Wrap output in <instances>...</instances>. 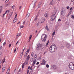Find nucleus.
<instances>
[{
	"label": "nucleus",
	"instance_id": "nucleus-1",
	"mask_svg": "<svg viewBox=\"0 0 74 74\" xmlns=\"http://www.w3.org/2000/svg\"><path fill=\"white\" fill-rule=\"evenodd\" d=\"M47 38V35L43 34L42 35L41 37V39L42 41L45 42V41H46Z\"/></svg>",
	"mask_w": 74,
	"mask_h": 74
},
{
	"label": "nucleus",
	"instance_id": "nucleus-2",
	"mask_svg": "<svg viewBox=\"0 0 74 74\" xmlns=\"http://www.w3.org/2000/svg\"><path fill=\"white\" fill-rule=\"evenodd\" d=\"M50 51L51 52H54L57 50V48L56 47H52L50 46L49 48Z\"/></svg>",
	"mask_w": 74,
	"mask_h": 74
},
{
	"label": "nucleus",
	"instance_id": "nucleus-3",
	"mask_svg": "<svg viewBox=\"0 0 74 74\" xmlns=\"http://www.w3.org/2000/svg\"><path fill=\"white\" fill-rule=\"evenodd\" d=\"M44 48V47H42V45L41 44L38 43L37 45V46L36 47L37 50H41L42 49Z\"/></svg>",
	"mask_w": 74,
	"mask_h": 74
},
{
	"label": "nucleus",
	"instance_id": "nucleus-4",
	"mask_svg": "<svg viewBox=\"0 0 74 74\" xmlns=\"http://www.w3.org/2000/svg\"><path fill=\"white\" fill-rule=\"evenodd\" d=\"M56 16V12L54 13V14L51 15V21H54L55 19Z\"/></svg>",
	"mask_w": 74,
	"mask_h": 74
},
{
	"label": "nucleus",
	"instance_id": "nucleus-5",
	"mask_svg": "<svg viewBox=\"0 0 74 74\" xmlns=\"http://www.w3.org/2000/svg\"><path fill=\"white\" fill-rule=\"evenodd\" d=\"M61 14L62 16H64L66 14V10L64 9L63 8H62V11L61 12Z\"/></svg>",
	"mask_w": 74,
	"mask_h": 74
},
{
	"label": "nucleus",
	"instance_id": "nucleus-6",
	"mask_svg": "<svg viewBox=\"0 0 74 74\" xmlns=\"http://www.w3.org/2000/svg\"><path fill=\"white\" fill-rule=\"evenodd\" d=\"M29 52H30V48H29L27 49V50L25 53L24 55V56L25 57H27V55H28V53H29Z\"/></svg>",
	"mask_w": 74,
	"mask_h": 74
},
{
	"label": "nucleus",
	"instance_id": "nucleus-7",
	"mask_svg": "<svg viewBox=\"0 0 74 74\" xmlns=\"http://www.w3.org/2000/svg\"><path fill=\"white\" fill-rule=\"evenodd\" d=\"M37 0H33V2H32V4H34V7L35 5L36 4V2H37Z\"/></svg>",
	"mask_w": 74,
	"mask_h": 74
},
{
	"label": "nucleus",
	"instance_id": "nucleus-8",
	"mask_svg": "<svg viewBox=\"0 0 74 74\" xmlns=\"http://www.w3.org/2000/svg\"><path fill=\"white\" fill-rule=\"evenodd\" d=\"M70 45L69 44L67 43L66 44V47L67 48L69 49L70 48Z\"/></svg>",
	"mask_w": 74,
	"mask_h": 74
},
{
	"label": "nucleus",
	"instance_id": "nucleus-9",
	"mask_svg": "<svg viewBox=\"0 0 74 74\" xmlns=\"http://www.w3.org/2000/svg\"><path fill=\"white\" fill-rule=\"evenodd\" d=\"M44 15L45 17H46V18H47V17H48V16H49V14H48L45 13L44 14Z\"/></svg>",
	"mask_w": 74,
	"mask_h": 74
},
{
	"label": "nucleus",
	"instance_id": "nucleus-10",
	"mask_svg": "<svg viewBox=\"0 0 74 74\" xmlns=\"http://www.w3.org/2000/svg\"><path fill=\"white\" fill-rule=\"evenodd\" d=\"M44 21H45V18H43L41 19L40 22L41 23H43L44 22Z\"/></svg>",
	"mask_w": 74,
	"mask_h": 74
},
{
	"label": "nucleus",
	"instance_id": "nucleus-11",
	"mask_svg": "<svg viewBox=\"0 0 74 74\" xmlns=\"http://www.w3.org/2000/svg\"><path fill=\"white\" fill-rule=\"evenodd\" d=\"M36 60H34L33 62L32 65L33 66H34V64H35V63H36Z\"/></svg>",
	"mask_w": 74,
	"mask_h": 74
},
{
	"label": "nucleus",
	"instance_id": "nucleus-12",
	"mask_svg": "<svg viewBox=\"0 0 74 74\" xmlns=\"http://www.w3.org/2000/svg\"><path fill=\"white\" fill-rule=\"evenodd\" d=\"M18 21V20H17V18H14V19L13 22L14 23H15V22H16V21Z\"/></svg>",
	"mask_w": 74,
	"mask_h": 74
},
{
	"label": "nucleus",
	"instance_id": "nucleus-13",
	"mask_svg": "<svg viewBox=\"0 0 74 74\" xmlns=\"http://www.w3.org/2000/svg\"><path fill=\"white\" fill-rule=\"evenodd\" d=\"M53 5V1H52L50 3V5Z\"/></svg>",
	"mask_w": 74,
	"mask_h": 74
},
{
	"label": "nucleus",
	"instance_id": "nucleus-14",
	"mask_svg": "<svg viewBox=\"0 0 74 74\" xmlns=\"http://www.w3.org/2000/svg\"><path fill=\"white\" fill-rule=\"evenodd\" d=\"M46 27L45 28V29L47 30V31H49V29H48V27L47 26V25H46Z\"/></svg>",
	"mask_w": 74,
	"mask_h": 74
},
{
	"label": "nucleus",
	"instance_id": "nucleus-15",
	"mask_svg": "<svg viewBox=\"0 0 74 74\" xmlns=\"http://www.w3.org/2000/svg\"><path fill=\"white\" fill-rule=\"evenodd\" d=\"M30 13H27V18H28V17H29V16H30Z\"/></svg>",
	"mask_w": 74,
	"mask_h": 74
},
{
	"label": "nucleus",
	"instance_id": "nucleus-16",
	"mask_svg": "<svg viewBox=\"0 0 74 74\" xmlns=\"http://www.w3.org/2000/svg\"><path fill=\"white\" fill-rule=\"evenodd\" d=\"M38 55H37V54H35V55L34 56V59H36V58H37V56Z\"/></svg>",
	"mask_w": 74,
	"mask_h": 74
},
{
	"label": "nucleus",
	"instance_id": "nucleus-17",
	"mask_svg": "<svg viewBox=\"0 0 74 74\" xmlns=\"http://www.w3.org/2000/svg\"><path fill=\"white\" fill-rule=\"evenodd\" d=\"M53 68H54V69H57V66H56L55 65H53Z\"/></svg>",
	"mask_w": 74,
	"mask_h": 74
},
{
	"label": "nucleus",
	"instance_id": "nucleus-18",
	"mask_svg": "<svg viewBox=\"0 0 74 74\" xmlns=\"http://www.w3.org/2000/svg\"><path fill=\"white\" fill-rule=\"evenodd\" d=\"M20 35H21V33L18 34L16 36L17 38H18V37H19L20 36Z\"/></svg>",
	"mask_w": 74,
	"mask_h": 74
},
{
	"label": "nucleus",
	"instance_id": "nucleus-19",
	"mask_svg": "<svg viewBox=\"0 0 74 74\" xmlns=\"http://www.w3.org/2000/svg\"><path fill=\"white\" fill-rule=\"evenodd\" d=\"M51 46L52 47H56V45L54 44H53Z\"/></svg>",
	"mask_w": 74,
	"mask_h": 74
},
{
	"label": "nucleus",
	"instance_id": "nucleus-20",
	"mask_svg": "<svg viewBox=\"0 0 74 74\" xmlns=\"http://www.w3.org/2000/svg\"><path fill=\"white\" fill-rule=\"evenodd\" d=\"M30 55H28L27 56V60H29V59H30Z\"/></svg>",
	"mask_w": 74,
	"mask_h": 74
},
{
	"label": "nucleus",
	"instance_id": "nucleus-21",
	"mask_svg": "<svg viewBox=\"0 0 74 74\" xmlns=\"http://www.w3.org/2000/svg\"><path fill=\"white\" fill-rule=\"evenodd\" d=\"M5 67H3V68L2 70V72H4V71H5Z\"/></svg>",
	"mask_w": 74,
	"mask_h": 74
},
{
	"label": "nucleus",
	"instance_id": "nucleus-22",
	"mask_svg": "<svg viewBox=\"0 0 74 74\" xmlns=\"http://www.w3.org/2000/svg\"><path fill=\"white\" fill-rule=\"evenodd\" d=\"M49 40H48L46 44V47H47V46L48 45V43H49Z\"/></svg>",
	"mask_w": 74,
	"mask_h": 74
},
{
	"label": "nucleus",
	"instance_id": "nucleus-23",
	"mask_svg": "<svg viewBox=\"0 0 74 74\" xmlns=\"http://www.w3.org/2000/svg\"><path fill=\"white\" fill-rule=\"evenodd\" d=\"M25 66V63H23L22 64V68L23 69L24 68V67Z\"/></svg>",
	"mask_w": 74,
	"mask_h": 74
},
{
	"label": "nucleus",
	"instance_id": "nucleus-24",
	"mask_svg": "<svg viewBox=\"0 0 74 74\" xmlns=\"http://www.w3.org/2000/svg\"><path fill=\"white\" fill-rule=\"evenodd\" d=\"M2 8H3L2 6H1L0 7V12H1Z\"/></svg>",
	"mask_w": 74,
	"mask_h": 74
},
{
	"label": "nucleus",
	"instance_id": "nucleus-25",
	"mask_svg": "<svg viewBox=\"0 0 74 74\" xmlns=\"http://www.w3.org/2000/svg\"><path fill=\"white\" fill-rule=\"evenodd\" d=\"M42 62L46 63V62H45V60L44 59L43 60Z\"/></svg>",
	"mask_w": 74,
	"mask_h": 74
},
{
	"label": "nucleus",
	"instance_id": "nucleus-26",
	"mask_svg": "<svg viewBox=\"0 0 74 74\" xmlns=\"http://www.w3.org/2000/svg\"><path fill=\"white\" fill-rule=\"evenodd\" d=\"M55 34V31H54V32H53L52 34V35L54 36Z\"/></svg>",
	"mask_w": 74,
	"mask_h": 74
},
{
	"label": "nucleus",
	"instance_id": "nucleus-27",
	"mask_svg": "<svg viewBox=\"0 0 74 74\" xmlns=\"http://www.w3.org/2000/svg\"><path fill=\"white\" fill-rule=\"evenodd\" d=\"M12 12H10V14L9 16H11V15H12Z\"/></svg>",
	"mask_w": 74,
	"mask_h": 74
},
{
	"label": "nucleus",
	"instance_id": "nucleus-28",
	"mask_svg": "<svg viewBox=\"0 0 74 74\" xmlns=\"http://www.w3.org/2000/svg\"><path fill=\"white\" fill-rule=\"evenodd\" d=\"M6 14V12H5L3 14V16H2L3 18H4V16L5 15V14Z\"/></svg>",
	"mask_w": 74,
	"mask_h": 74
},
{
	"label": "nucleus",
	"instance_id": "nucleus-29",
	"mask_svg": "<svg viewBox=\"0 0 74 74\" xmlns=\"http://www.w3.org/2000/svg\"><path fill=\"white\" fill-rule=\"evenodd\" d=\"M30 61L32 62H33V58H32L30 60Z\"/></svg>",
	"mask_w": 74,
	"mask_h": 74
},
{
	"label": "nucleus",
	"instance_id": "nucleus-30",
	"mask_svg": "<svg viewBox=\"0 0 74 74\" xmlns=\"http://www.w3.org/2000/svg\"><path fill=\"white\" fill-rule=\"evenodd\" d=\"M49 66V65H48V64H47L46 65V67H47V68H48Z\"/></svg>",
	"mask_w": 74,
	"mask_h": 74
},
{
	"label": "nucleus",
	"instance_id": "nucleus-31",
	"mask_svg": "<svg viewBox=\"0 0 74 74\" xmlns=\"http://www.w3.org/2000/svg\"><path fill=\"white\" fill-rule=\"evenodd\" d=\"M45 63L44 62H42V63L41 64V65H44Z\"/></svg>",
	"mask_w": 74,
	"mask_h": 74
},
{
	"label": "nucleus",
	"instance_id": "nucleus-32",
	"mask_svg": "<svg viewBox=\"0 0 74 74\" xmlns=\"http://www.w3.org/2000/svg\"><path fill=\"white\" fill-rule=\"evenodd\" d=\"M71 17L73 19H74V15H72V16H71Z\"/></svg>",
	"mask_w": 74,
	"mask_h": 74
},
{
	"label": "nucleus",
	"instance_id": "nucleus-33",
	"mask_svg": "<svg viewBox=\"0 0 74 74\" xmlns=\"http://www.w3.org/2000/svg\"><path fill=\"white\" fill-rule=\"evenodd\" d=\"M6 44V42H5L4 43H3V46H4V45H5Z\"/></svg>",
	"mask_w": 74,
	"mask_h": 74
},
{
	"label": "nucleus",
	"instance_id": "nucleus-34",
	"mask_svg": "<svg viewBox=\"0 0 74 74\" xmlns=\"http://www.w3.org/2000/svg\"><path fill=\"white\" fill-rule=\"evenodd\" d=\"M66 8L68 10H69V9H70V7H69V6H67V7H66Z\"/></svg>",
	"mask_w": 74,
	"mask_h": 74
},
{
	"label": "nucleus",
	"instance_id": "nucleus-35",
	"mask_svg": "<svg viewBox=\"0 0 74 74\" xmlns=\"http://www.w3.org/2000/svg\"><path fill=\"white\" fill-rule=\"evenodd\" d=\"M9 0H6V1L5 2V3H7L8 2Z\"/></svg>",
	"mask_w": 74,
	"mask_h": 74
},
{
	"label": "nucleus",
	"instance_id": "nucleus-36",
	"mask_svg": "<svg viewBox=\"0 0 74 74\" xmlns=\"http://www.w3.org/2000/svg\"><path fill=\"white\" fill-rule=\"evenodd\" d=\"M9 0H6V1L5 2V3H7L8 2Z\"/></svg>",
	"mask_w": 74,
	"mask_h": 74
},
{
	"label": "nucleus",
	"instance_id": "nucleus-37",
	"mask_svg": "<svg viewBox=\"0 0 74 74\" xmlns=\"http://www.w3.org/2000/svg\"><path fill=\"white\" fill-rule=\"evenodd\" d=\"M34 53H33V52H32L31 54L32 56H33L34 55Z\"/></svg>",
	"mask_w": 74,
	"mask_h": 74
},
{
	"label": "nucleus",
	"instance_id": "nucleus-38",
	"mask_svg": "<svg viewBox=\"0 0 74 74\" xmlns=\"http://www.w3.org/2000/svg\"><path fill=\"white\" fill-rule=\"evenodd\" d=\"M10 69H8V71H7V73H9V72H10Z\"/></svg>",
	"mask_w": 74,
	"mask_h": 74
},
{
	"label": "nucleus",
	"instance_id": "nucleus-39",
	"mask_svg": "<svg viewBox=\"0 0 74 74\" xmlns=\"http://www.w3.org/2000/svg\"><path fill=\"white\" fill-rule=\"evenodd\" d=\"M15 8V6L13 5L12 7V9H14Z\"/></svg>",
	"mask_w": 74,
	"mask_h": 74
},
{
	"label": "nucleus",
	"instance_id": "nucleus-40",
	"mask_svg": "<svg viewBox=\"0 0 74 74\" xmlns=\"http://www.w3.org/2000/svg\"><path fill=\"white\" fill-rule=\"evenodd\" d=\"M38 59L39 60H41V57H39L38 58Z\"/></svg>",
	"mask_w": 74,
	"mask_h": 74
},
{
	"label": "nucleus",
	"instance_id": "nucleus-41",
	"mask_svg": "<svg viewBox=\"0 0 74 74\" xmlns=\"http://www.w3.org/2000/svg\"><path fill=\"white\" fill-rule=\"evenodd\" d=\"M23 27H24V26L23 25H22L20 26V28H23Z\"/></svg>",
	"mask_w": 74,
	"mask_h": 74
},
{
	"label": "nucleus",
	"instance_id": "nucleus-42",
	"mask_svg": "<svg viewBox=\"0 0 74 74\" xmlns=\"http://www.w3.org/2000/svg\"><path fill=\"white\" fill-rule=\"evenodd\" d=\"M37 16H36L35 19L34 20V21H35L36 20H37Z\"/></svg>",
	"mask_w": 74,
	"mask_h": 74
},
{
	"label": "nucleus",
	"instance_id": "nucleus-43",
	"mask_svg": "<svg viewBox=\"0 0 74 74\" xmlns=\"http://www.w3.org/2000/svg\"><path fill=\"white\" fill-rule=\"evenodd\" d=\"M40 5H41V4L39 3L38 4V8H39V7H40Z\"/></svg>",
	"mask_w": 74,
	"mask_h": 74
},
{
	"label": "nucleus",
	"instance_id": "nucleus-44",
	"mask_svg": "<svg viewBox=\"0 0 74 74\" xmlns=\"http://www.w3.org/2000/svg\"><path fill=\"white\" fill-rule=\"evenodd\" d=\"M29 71L28 70H27V74H29Z\"/></svg>",
	"mask_w": 74,
	"mask_h": 74
},
{
	"label": "nucleus",
	"instance_id": "nucleus-45",
	"mask_svg": "<svg viewBox=\"0 0 74 74\" xmlns=\"http://www.w3.org/2000/svg\"><path fill=\"white\" fill-rule=\"evenodd\" d=\"M27 62V63H28V60H25V63H26Z\"/></svg>",
	"mask_w": 74,
	"mask_h": 74
},
{
	"label": "nucleus",
	"instance_id": "nucleus-46",
	"mask_svg": "<svg viewBox=\"0 0 74 74\" xmlns=\"http://www.w3.org/2000/svg\"><path fill=\"white\" fill-rule=\"evenodd\" d=\"M33 67L31 66L30 68V70H33V68H32Z\"/></svg>",
	"mask_w": 74,
	"mask_h": 74
},
{
	"label": "nucleus",
	"instance_id": "nucleus-47",
	"mask_svg": "<svg viewBox=\"0 0 74 74\" xmlns=\"http://www.w3.org/2000/svg\"><path fill=\"white\" fill-rule=\"evenodd\" d=\"M8 12H9V11L8 10H7L6 11V13L7 14H8Z\"/></svg>",
	"mask_w": 74,
	"mask_h": 74
},
{
	"label": "nucleus",
	"instance_id": "nucleus-48",
	"mask_svg": "<svg viewBox=\"0 0 74 74\" xmlns=\"http://www.w3.org/2000/svg\"><path fill=\"white\" fill-rule=\"evenodd\" d=\"M11 44H10L9 45V48H10V47H11Z\"/></svg>",
	"mask_w": 74,
	"mask_h": 74
},
{
	"label": "nucleus",
	"instance_id": "nucleus-49",
	"mask_svg": "<svg viewBox=\"0 0 74 74\" xmlns=\"http://www.w3.org/2000/svg\"><path fill=\"white\" fill-rule=\"evenodd\" d=\"M25 23H26V21H24L23 22V25H25Z\"/></svg>",
	"mask_w": 74,
	"mask_h": 74
},
{
	"label": "nucleus",
	"instance_id": "nucleus-50",
	"mask_svg": "<svg viewBox=\"0 0 74 74\" xmlns=\"http://www.w3.org/2000/svg\"><path fill=\"white\" fill-rule=\"evenodd\" d=\"M16 16H17V14H16L15 16V18H16Z\"/></svg>",
	"mask_w": 74,
	"mask_h": 74
},
{
	"label": "nucleus",
	"instance_id": "nucleus-51",
	"mask_svg": "<svg viewBox=\"0 0 74 74\" xmlns=\"http://www.w3.org/2000/svg\"><path fill=\"white\" fill-rule=\"evenodd\" d=\"M72 9H73V7L71 8H70V10L71 11V10H72Z\"/></svg>",
	"mask_w": 74,
	"mask_h": 74
},
{
	"label": "nucleus",
	"instance_id": "nucleus-52",
	"mask_svg": "<svg viewBox=\"0 0 74 74\" xmlns=\"http://www.w3.org/2000/svg\"><path fill=\"white\" fill-rule=\"evenodd\" d=\"M58 21L59 22H60V21H61V20L60 19V18H59L58 19Z\"/></svg>",
	"mask_w": 74,
	"mask_h": 74
},
{
	"label": "nucleus",
	"instance_id": "nucleus-53",
	"mask_svg": "<svg viewBox=\"0 0 74 74\" xmlns=\"http://www.w3.org/2000/svg\"><path fill=\"white\" fill-rule=\"evenodd\" d=\"M10 17H11V16H9L8 20V19H10Z\"/></svg>",
	"mask_w": 74,
	"mask_h": 74
},
{
	"label": "nucleus",
	"instance_id": "nucleus-54",
	"mask_svg": "<svg viewBox=\"0 0 74 74\" xmlns=\"http://www.w3.org/2000/svg\"><path fill=\"white\" fill-rule=\"evenodd\" d=\"M5 58H4V61H3V63H4V62H5Z\"/></svg>",
	"mask_w": 74,
	"mask_h": 74
},
{
	"label": "nucleus",
	"instance_id": "nucleus-55",
	"mask_svg": "<svg viewBox=\"0 0 74 74\" xmlns=\"http://www.w3.org/2000/svg\"><path fill=\"white\" fill-rule=\"evenodd\" d=\"M21 7H22V6H20L19 7V10H20V9H21Z\"/></svg>",
	"mask_w": 74,
	"mask_h": 74
},
{
	"label": "nucleus",
	"instance_id": "nucleus-56",
	"mask_svg": "<svg viewBox=\"0 0 74 74\" xmlns=\"http://www.w3.org/2000/svg\"><path fill=\"white\" fill-rule=\"evenodd\" d=\"M2 48V46H0V50Z\"/></svg>",
	"mask_w": 74,
	"mask_h": 74
},
{
	"label": "nucleus",
	"instance_id": "nucleus-57",
	"mask_svg": "<svg viewBox=\"0 0 74 74\" xmlns=\"http://www.w3.org/2000/svg\"><path fill=\"white\" fill-rule=\"evenodd\" d=\"M16 52V49H14V52Z\"/></svg>",
	"mask_w": 74,
	"mask_h": 74
},
{
	"label": "nucleus",
	"instance_id": "nucleus-58",
	"mask_svg": "<svg viewBox=\"0 0 74 74\" xmlns=\"http://www.w3.org/2000/svg\"><path fill=\"white\" fill-rule=\"evenodd\" d=\"M39 64V62H37L36 63V64Z\"/></svg>",
	"mask_w": 74,
	"mask_h": 74
},
{
	"label": "nucleus",
	"instance_id": "nucleus-59",
	"mask_svg": "<svg viewBox=\"0 0 74 74\" xmlns=\"http://www.w3.org/2000/svg\"><path fill=\"white\" fill-rule=\"evenodd\" d=\"M32 36L31 35L30 36H29V38H32Z\"/></svg>",
	"mask_w": 74,
	"mask_h": 74
},
{
	"label": "nucleus",
	"instance_id": "nucleus-60",
	"mask_svg": "<svg viewBox=\"0 0 74 74\" xmlns=\"http://www.w3.org/2000/svg\"><path fill=\"white\" fill-rule=\"evenodd\" d=\"M23 55V53H21V56H22V55Z\"/></svg>",
	"mask_w": 74,
	"mask_h": 74
},
{
	"label": "nucleus",
	"instance_id": "nucleus-61",
	"mask_svg": "<svg viewBox=\"0 0 74 74\" xmlns=\"http://www.w3.org/2000/svg\"><path fill=\"white\" fill-rule=\"evenodd\" d=\"M37 26H38L39 25V22H38L37 24Z\"/></svg>",
	"mask_w": 74,
	"mask_h": 74
},
{
	"label": "nucleus",
	"instance_id": "nucleus-62",
	"mask_svg": "<svg viewBox=\"0 0 74 74\" xmlns=\"http://www.w3.org/2000/svg\"><path fill=\"white\" fill-rule=\"evenodd\" d=\"M30 66H28V69H30Z\"/></svg>",
	"mask_w": 74,
	"mask_h": 74
},
{
	"label": "nucleus",
	"instance_id": "nucleus-63",
	"mask_svg": "<svg viewBox=\"0 0 74 74\" xmlns=\"http://www.w3.org/2000/svg\"><path fill=\"white\" fill-rule=\"evenodd\" d=\"M20 23V21L18 23H17V24H19Z\"/></svg>",
	"mask_w": 74,
	"mask_h": 74
},
{
	"label": "nucleus",
	"instance_id": "nucleus-64",
	"mask_svg": "<svg viewBox=\"0 0 74 74\" xmlns=\"http://www.w3.org/2000/svg\"><path fill=\"white\" fill-rule=\"evenodd\" d=\"M22 56H20V59H21V58H22Z\"/></svg>",
	"mask_w": 74,
	"mask_h": 74
}]
</instances>
